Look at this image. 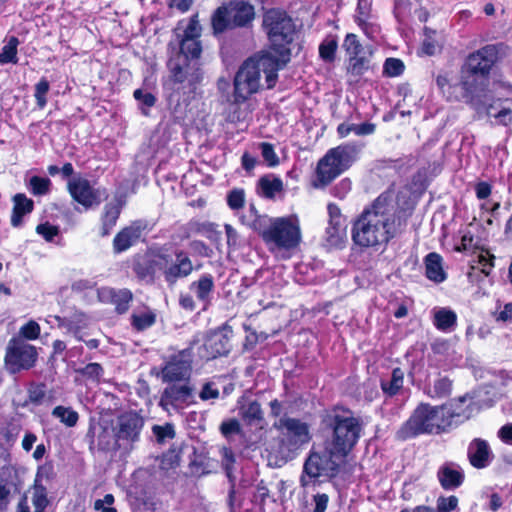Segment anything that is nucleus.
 I'll return each mask as SVG.
<instances>
[{
    "mask_svg": "<svg viewBox=\"0 0 512 512\" xmlns=\"http://www.w3.org/2000/svg\"><path fill=\"white\" fill-rule=\"evenodd\" d=\"M400 233L401 223L396 222L389 196L381 194L354 221L352 240L363 248L376 247L386 245Z\"/></svg>",
    "mask_w": 512,
    "mask_h": 512,
    "instance_id": "obj_1",
    "label": "nucleus"
},
{
    "mask_svg": "<svg viewBox=\"0 0 512 512\" xmlns=\"http://www.w3.org/2000/svg\"><path fill=\"white\" fill-rule=\"evenodd\" d=\"M498 59L495 45H486L469 54L461 67L459 86L462 99L476 111L485 109L493 100L489 90L490 72Z\"/></svg>",
    "mask_w": 512,
    "mask_h": 512,
    "instance_id": "obj_2",
    "label": "nucleus"
},
{
    "mask_svg": "<svg viewBox=\"0 0 512 512\" xmlns=\"http://www.w3.org/2000/svg\"><path fill=\"white\" fill-rule=\"evenodd\" d=\"M284 66L277 62L270 52H262L243 62L234 78V96L236 102H244L260 88L261 72L265 74L268 89H272L278 79V71Z\"/></svg>",
    "mask_w": 512,
    "mask_h": 512,
    "instance_id": "obj_3",
    "label": "nucleus"
},
{
    "mask_svg": "<svg viewBox=\"0 0 512 512\" xmlns=\"http://www.w3.org/2000/svg\"><path fill=\"white\" fill-rule=\"evenodd\" d=\"M327 432L325 444L336 453L346 457L357 444L362 431V422L353 412L335 407L325 413L322 419Z\"/></svg>",
    "mask_w": 512,
    "mask_h": 512,
    "instance_id": "obj_4",
    "label": "nucleus"
},
{
    "mask_svg": "<svg viewBox=\"0 0 512 512\" xmlns=\"http://www.w3.org/2000/svg\"><path fill=\"white\" fill-rule=\"evenodd\" d=\"M262 26L269 40V52L285 67L290 61V45L296 36L293 19L285 11L272 8L264 13Z\"/></svg>",
    "mask_w": 512,
    "mask_h": 512,
    "instance_id": "obj_5",
    "label": "nucleus"
},
{
    "mask_svg": "<svg viewBox=\"0 0 512 512\" xmlns=\"http://www.w3.org/2000/svg\"><path fill=\"white\" fill-rule=\"evenodd\" d=\"M254 231L259 233L270 250H293L302 238L296 217H263L254 223Z\"/></svg>",
    "mask_w": 512,
    "mask_h": 512,
    "instance_id": "obj_6",
    "label": "nucleus"
},
{
    "mask_svg": "<svg viewBox=\"0 0 512 512\" xmlns=\"http://www.w3.org/2000/svg\"><path fill=\"white\" fill-rule=\"evenodd\" d=\"M439 406L429 403H420L411 413L410 417L399 427L396 439L406 441L424 434H441L446 431Z\"/></svg>",
    "mask_w": 512,
    "mask_h": 512,
    "instance_id": "obj_7",
    "label": "nucleus"
},
{
    "mask_svg": "<svg viewBox=\"0 0 512 512\" xmlns=\"http://www.w3.org/2000/svg\"><path fill=\"white\" fill-rule=\"evenodd\" d=\"M256 17L255 7L248 1L237 0L216 8L211 15L213 35L236 28H251Z\"/></svg>",
    "mask_w": 512,
    "mask_h": 512,
    "instance_id": "obj_8",
    "label": "nucleus"
},
{
    "mask_svg": "<svg viewBox=\"0 0 512 512\" xmlns=\"http://www.w3.org/2000/svg\"><path fill=\"white\" fill-rule=\"evenodd\" d=\"M153 265L163 276L168 287L190 276L194 270L189 254L182 249L171 250L167 246H161L151 250Z\"/></svg>",
    "mask_w": 512,
    "mask_h": 512,
    "instance_id": "obj_9",
    "label": "nucleus"
},
{
    "mask_svg": "<svg viewBox=\"0 0 512 512\" xmlns=\"http://www.w3.org/2000/svg\"><path fill=\"white\" fill-rule=\"evenodd\" d=\"M334 452L327 444H324L321 452L310 451L300 476V485L303 488L314 485L320 477L333 479L339 474L340 466L346 457Z\"/></svg>",
    "mask_w": 512,
    "mask_h": 512,
    "instance_id": "obj_10",
    "label": "nucleus"
},
{
    "mask_svg": "<svg viewBox=\"0 0 512 512\" xmlns=\"http://www.w3.org/2000/svg\"><path fill=\"white\" fill-rule=\"evenodd\" d=\"M280 431V445L288 451H295L311 440L309 425L300 419L282 417L273 424Z\"/></svg>",
    "mask_w": 512,
    "mask_h": 512,
    "instance_id": "obj_11",
    "label": "nucleus"
},
{
    "mask_svg": "<svg viewBox=\"0 0 512 512\" xmlns=\"http://www.w3.org/2000/svg\"><path fill=\"white\" fill-rule=\"evenodd\" d=\"M36 348L22 339L13 338L6 348L5 367L10 374L28 370L35 365Z\"/></svg>",
    "mask_w": 512,
    "mask_h": 512,
    "instance_id": "obj_12",
    "label": "nucleus"
},
{
    "mask_svg": "<svg viewBox=\"0 0 512 512\" xmlns=\"http://www.w3.org/2000/svg\"><path fill=\"white\" fill-rule=\"evenodd\" d=\"M193 351L191 347L182 349L169 356L161 368L164 383L189 381L192 372Z\"/></svg>",
    "mask_w": 512,
    "mask_h": 512,
    "instance_id": "obj_13",
    "label": "nucleus"
},
{
    "mask_svg": "<svg viewBox=\"0 0 512 512\" xmlns=\"http://www.w3.org/2000/svg\"><path fill=\"white\" fill-rule=\"evenodd\" d=\"M168 68L174 83L183 85L189 91H194L203 78L198 61H188L186 57H174L168 61Z\"/></svg>",
    "mask_w": 512,
    "mask_h": 512,
    "instance_id": "obj_14",
    "label": "nucleus"
},
{
    "mask_svg": "<svg viewBox=\"0 0 512 512\" xmlns=\"http://www.w3.org/2000/svg\"><path fill=\"white\" fill-rule=\"evenodd\" d=\"M143 427L144 418L138 413L130 411L121 414L114 429L116 441L132 446L139 441Z\"/></svg>",
    "mask_w": 512,
    "mask_h": 512,
    "instance_id": "obj_15",
    "label": "nucleus"
},
{
    "mask_svg": "<svg viewBox=\"0 0 512 512\" xmlns=\"http://www.w3.org/2000/svg\"><path fill=\"white\" fill-rule=\"evenodd\" d=\"M182 382V384H177V382L169 383V385L164 388L159 401V405L163 409L168 410L169 407L182 409L194 403L193 387L188 381Z\"/></svg>",
    "mask_w": 512,
    "mask_h": 512,
    "instance_id": "obj_16",
    "label": "nucleus"
},
{
    "mask_svg": "<svg viewBox=\"0 0 512 512\" xmlns=\"http://www.w3.org/2000/svg\"><path fill=\"white\" fill-rule=\"evenodd\" d=\"M67 189L74 201L85 209L98 206L102 201L100 189L94 188L86 178L77 177L68 181Z\"/></svg>",
    "mask_w": 512,
    "mask_h": 512,
    "instance_id": "obj_17",
    "label": "nucleus"
},
{
    "mask_svg": "<svg viewBox=\"0 0 512 512\" xmlns=\"http://www.w3.org/2000/svg\"><path fill=\"white\" fill-rule=\"evenodd\" d=\"M231 329L223 328L207 335L202 346L201 357L207 360L227 355L231 350Z\"/></svg>",
    "mask_w": 512,
    "mask_h": 512,
    "instance_id": "obj_18",
    "label": "nucleus"
},
{
    "mask_svg": "<svg viewBox=\"0 0 512 512\" xmlns=\"http://www.w3.org/2000/svg\"><path fill=\"white\" fill-rule=\"evenodd\" d=\"M468 398V395H463L439 406L443 421L447 423L446 431L470 418L472 409L464 405Z\"/></svg>",
    "mask_w": 512,
    "mask_h": 512,
    "instance_id": "obj_19",
    "label": "nucleus"
},
{
    "mask_svg": "<svg viewBox=\"0 0 512 512\" xmlns=\"http://www.w3.org/2000/svg\"><path fill=\"white\" fill-rule=\"evenodd\" d=\"M148 224L144 220H136L119 231L113 239V250L122 253L134 245L142 236Z\"/></svg>",
    "mask_w": 512,
    "mask_h": 512,
    "instance_id": "obj_20",
    "label": "nucleus"
},
{
    "mask_svg": "<svg viewBox=\"0 0 512 512\" xmlns=\"http://www.w3.org/2000/svg\"><path fill=\"white\" fill-rule=\"evenodd\" d=\"M363 147L364 143L349 142L330 149L326 154L334 159L333 161L344 172L356 161Z\"/></svg>",
    "mask_w": 512,
    "mask_h": 512,
    "instance_id": "obj_21",
    "label": "nucleus"
},
{
    "mask_svg": "<svg viewBox=\"0 0 512 512\" xmlns=\"http://www.w3.org/2000/svg\"><path fill=\"white\" fill-rule=\"evenodd\" d=\"M98 298L101 302L115 305L116 311L119 314H123L128 311L133 295L132 292L126 288L114 289L110 287H102L98 289Z\"/></svg>",
    "mask_w": 512,
    "mask_h": 512,
    "instance_id": "obj_22",
    "label": "nucleus"
},
{
    "mask_svg": "<svg viewBox=\"0 0 512 512\" xmlns=\"http://www.w3.org/2000/svg\"><path fill=\"white\" fill-rule=\"evenodd\" d=\"M492 452L487 441L476 438L468 446V458L477 469L485 468L492 460Z\"/></svg>",
    "mask_w": 512,
    "mask_h": 512,
    "instance_id": "obj_23",
    "label": "nucleus"
},
{
    "mask_svg": "<svg viewBox=\"0 0 512 512\" xmlns=\"http://www.w3.org/2000/svg\"><path fill=\"white\" fill-rule=\"evenodd\" d=\"M214 287L213 276L211 274H203L198 280L190 283L189 289L194 292L205 310L211 304Z\"/></svg>",
    "mask_w": 512,
    "mask_h": 512,
    "instance_id": "obj_24",
    "label": "nucleus"
},
{
    "mask_svg": "<svg viewBox=\"0 0 512 512\" xmlns=\"http://www.w3.org/2000/svg\"><path fill=\"white\" fill-rule=\"evenodd\" d=\"M327 154L318 162L317 165V180L319 184L315 183V187H324L330 184L336 177L343 173L342 169L339 168L337 163L333 161Z\"/></svg>",
    "mask_w": 512,
    "mask_h": 512,
    "instance_id": "obj_25",
    "label": "nucleus"
},
{
    "mask_svg": "<svg viewBox=\"0 0 512 512\" xmlns=\"http://www.w3.org/2000/svg\"><path fill=\"white\" fill-rule=\"evenodd\" d=\"M442 261V257L436 252H431L424 258L425 275L434 283H442L447 278V273L443 269Z\"/></svg>",
    "mask_w": 512,
    "mask_h": 512,
    "instance_id": "obj_26",
    "label": "nucleus"
},
{
    "mask_svg": "<svg viewBox=\"0 0 512 512\" xmlns=\"http://www.w3.org/2000/svg\"><path fill=\"white\" fill-rule=\"evenodd\" d=\"M239 415L248 426L262 427L264 422V413L261 404L256 400L243 404L239 408Z\"/></svg>",
    "mask_w": 512,
    "mask_h": 512,
    "instance_id": "obj_27",
    "label": "nucleus"
},
{
    "mask_svg": "<svg viewBox=\"0 0 512 512\" xmlns=\"http://www.w3.org/2000/svg\"><path fill=\"white\" fill-rule=\"evenodd\" d=\"M437 476L442 488L445 490H453L459 487L464 480L462 471L448 464L439 469Z\"/></svg>",
    "mask_w": 512,
    "mask_h": 512,
    "instance_id": "obj_28",
    "label": "nucleus"
},
{
    "mask_svg": "<svg viewBox=\"0 0 512 512\" xmlns=\"http://www.w3.org/2000/svg\"><path fill=\"white\" fill-rule=\"evenodd\" d=\"M453 380L446 375L438 374L433 380L432 384H429L425 388V394L432 399L445 398L450 396L452 392Z\"/></svg>",
    "mask_w": 512,
    "mask_h": 512,
    "instance_id": "obj_29",
    "label": "nucleus"
},
{
    "mask_svg": "<svg viewBox=\"0 0 512 512\" xmlns=\"http://www.w3.org/2000/svg\"><path fill=\"white\" fill-rule=\"evenodd\" d=\"M13 210L11 215V224L13 227H18L22 223L24 215L32 212L33 201L26 197L25 194L18 193L13 197Z\"/></svg>",
    "mask_w": 512,
    "mask_h": 512,
    "instance_id": "obj_30",
    "label": "nucleus"
},
{
    "mask_svg": "<svg viewBox=\"0 0 512 512\" xmlns=\"http://www.w3.org/2000/svg\"><path fill=\"white\" fill-rule=\"evenodd\" d=\"M180 51L175 57H186L188 61H198L202 53L200 39H178Z\"/></svg>",
    "mask_w": 512,
    "mask_h": 512,
    "instance_id": "obj_31",
    "label": "nucleus"
},
{
    "mask_svg": "<svg viewBox=\"0 0 512 512\" xmlns=\"http://www.w3.org/2000/svg\"><path fill=\"white\" fill-rule=\"evenodd\" d=\"M404 383V372L401 368L396 367L392 370L391 378L382 379L380 386L383 393L388 397H393L402 389Z\"/></svg>",
    "mask_w": 512,
    "mask_h": 512,
    "instance_id": "obj_32",
    "label": "nucleus"
},
{
    "mask_svg": "<svg viewBox=\"0 0 512 512\" xmlns=\"http://www.w3.org/2000/svg\"><path fill=\"white\" fill-rule=\"evenodd\" d=\"M457 315L449 308H440L433 317L434 326L440 331H451L456 326Z\"/></svg>",
    "mask_w": 512,
    "mask_h": 512,
    "instance_id": "obj_33",
    "label": "nucleus"
},
{
    "mask_svg": "<svg viewBox=\"0 0 512 512\" xmlns=\"http://www.w3.org/2000/svg\"><path fill=\"white\" fill-rule=\"evenodd\" d=\"M259 194L267 199H273L283 190V182L278 177L263 176L258 180Z\"/></svg>",
    "mask_w": 512,
    "mask_h": 512,
    "instance_id": "obj_34",
    "label": "nucleus"
},
{
    "mask_svg": "<svg viewBox=\"0 0 512 512\" xmlns=\"http://www.w3.org/2000/svg\"><path fill=\"white\" fill-rule=\"evenodd\" d=\"M58 326L62 328H66L67 331H75L77 333L78 329H85L88 325V316L81 312L76 311L69 317H55Z\"/></svg>",
    "mask_w": 512,
    "mask_h": 512,
    "instance_id": "obj_35",
    "label": "nucleus"
},
{
    "mask_svg": "<svg viewBox=\"0 0 512 512\" xmlns=\"http://www.w3.org/2000/svg\"><path fill=\"white\" fill-rule=\"evenodd\" d=\"M121 213V207L117 204L108 203L104 206V213L102 215L101 235L108 236L116 225L117 220Z\"/></svg>",
    "mask_w": 512,
    "mask_h": 512,
    "instance_id": "obj_36",
    "label": "nucleus"
},
{
    "mask_svg": "<svg viewBox=\"0 0 512 512\" xmlns=\"http://www.w3.org/2000/svg\"><path fill=\"white\" fill-rule=\"evenodd\" d=\"M133 97L138 103V107L144 116H149V110L156 104L157 98L154 94L143 89H136Z\"/></svg>",
    "mask_w": 512,
    "mask_h": 512,
    "instance_id": "obj_37",
    "label": "nucleus"
},
{
    "mask_svg": "<svg viewBox=\"0 0 512 512\" xmlns=\"http://www.w3.org/2000/svg\"><path fill=\"white\" fill-rule=\"evenodd\" d=\"M52 416L59 419L67 427H74L79 419L78 413L71 407L56 406L52 410Z\"/></svg>",
    "mask_w": 512,
    "mask_h": 512,
    "instance_id": "obj_38",
    "label": "nucleus"
},
{
    "mask_svg": "<svg viewBox=\"0 0 512 512\" xmlns=\"http://www.w3.org/2000/svg\"><path fill=\"white\" fill-rule=\"evenodd\" d=\"M338 48V42L336 37L329 36L326 37L322 43L319 45V56L320 58L328 63H331L335 60L336 51Z\"/></svg>",
    "mask_w": 512,
    "mask_h": 512,
    "instance_id": "obj_39",
    "label": "nucleus"
},
{
    "mask_svg": "<svg viewBox=\"0 0 512 512\" xmlns=\"http://www.w3.org/2000/svg\"><path fill=\"white\" fill-rule=\"evenodd\" d=\"M32 504L34 506L35 512H44L49 505L47 489L43 485L38 484L37 480L35 481L33 488Z\"/></svg>",
    "mask_w": 512,
    "mask_h": 512,
    "instance_id": "obj_40",
    "label": "nucleus"
},
{
    "mask_svg": "<svg viewBox=\"0 0 512 512\" xmlns=\"http://www.w3.org/2000/svg\"><path fill=\"white\" fill-rule=\"evenodd\" d=\"M370 68V60L364 52L349 58L348 71L354 76L363 75Z\"/></svg>",
    "mask_w": 512,
    "mask_h": 512,
    "instance_id": "obj_41",
    "label": "nucleus"
},
{
    "mask_svg": "<svg viewBox=\"0 0 512 512\" xmlns=\"http://www.w3.org/2000/svg\"><path fill=\"white\" fill-rule=\"evenodd\" d=\"M345 221L329 220L326 228L327 241L331 245H337L345 234Z\"/></svg>",
    "mask_w": 512,
    "mask_h": 512,
    "instance_id": "obj_42",
    "label": "nucleus"
},
{
    "mask_svg": "<svg viewBox=\"0 0 512 512\" xmlns=\"http://www.w3.org/2000/svg\"><path fill=\"white\" fill-rule=\"evenodd\" d=\"M370 13V4L368 0H358L357 4V15L355 16V20L357 24L361 27L366 35H370L369 29L370 25L368 23Z\"/></svg>",
    "mask_w": 512,
    "mask_h": 512,
    "instance_id": "obj_43",
    "label": "nucleus"
},
{
    "mask_svg": "<svg viewBox=\"0 0 512 512\" xmlns=\"http://www.w3.org/2000/svg\"><path fill=\"white\" fill-rule=\"evenodd\" d=\"M19 40L16 37H11L7 44L4 45L0 52V63H17V46Z\"/></svg>",
    "mask_w": 512,
    "mask_h": 512,
    "instance_id": "obj_44",
    "label": "nucleus"
},
{
    "mask_svg": "<svg viewBox=\"0 0 512 512\" xmlns=\"http://www.w3.org/2000/svg\"><path fill=\"white\" fill-rule=\"evenodd\" d=\"M202 26L200 25L198 14L190 17L189 22L182 34H177L178 39H200Z\"/></svg>",
    "mask_w": 512,
    "mask_h": 512,
    "instance_id": "obj_45",
    "label": "nucleus"
},
{
    "mask_svg": "<svg viewBox=\"0 0 512 512\" xmlns=\"http://www.w3.org/2000/svg\"><path fill=\"white\" fill-rule=\"evenodd\" d=\"M76 372L87 380L99 382L104 374V369L99 363H89L83 368H79Z\"/></svg>",
    "mask_w": 512,
    "mask_h": 512,
    "instance_id": "obj_46",
    "label": "nucleus"
},
{
    "mask_svg": "<svg viewBox=\"0 0 512 512\" xmlns=\"http://www.w3.org/2000/svg\"><path fill=\"white\" fill-rule=\"evenodd\" d=\"M492 109L493 105L491 104V101H489L486 108L481 109L479 112L485 111L489 116H493L503 125L512 124V101L510 106L503 107L497 113H492Z\"/></svg>",
    "mask_w": 512,
    "mask_h": 512,
    "instance_id": "obj_47",
    "label": "nucleus"
},
{
    "mask_svg": "<svg viewBox=\"0 0 512 512\" xmlns=\"http://www.w3.org/2000/svg\"><path fill=\"white\" fill-rule=\"evenodd\" d=\"M131 318L132 326L138 331L151 327L156 321V316L151 311L141 314H133Z\"/></svg>",
    "mask_w": 512,
    "mask_h": 512,
    "instance_id": "obj_48",
    "label": "nucleus"
},
{
    "mask_svg": "<svg viewBox=\"0 0 512 512\" xmlns=\"http://www.w3.org/2000/svg\"><path fill=\"white\" fill-rule=\"evenodd\" d=\"M152 432L156 438V441L160 444L167 442L175 437L174 425L166 423L165 425H154Z\"/></svg>",
    "mask_w": 512,
    "mask_h": 512,
    "instance_id": "obj_49",
    "label": "nucleus"
},
{
    "mask_svg": "<svg viewBox=\"0 0 512 512\" xmlns=\"http://www.w3.org/2000/svg\"><path fill=\"white\" fill-rule=\"evenodd\" d=\"M342 46L348 54L349 58L354 55L357 56L358 54H362L364 51V48L358 40V37L353 33L346 35Z\"/></svg>",
    "mask_w": 512,
    "mask_h": 512,
    "instance_id": "obj_50",
    "label": "nucleus"
},
{
    "mask_svg": "<svg viewBox=\"0 0 512 512\" xmlns=\"http://www.w3.org/2000/svg\"><path fill=\"white\" fill-rule=\"evenodd\" d=\"M50 84L46 78H41L40 81L35 85L34 97L36 99L37 106L43 109L47 104L46 95L49 92Z\"/></svg>",
    "mask_w": 512,
    "mask_h": 512,
    "instance_id": "obj_51",
    "label": "nucleus"
},
{
    "mask_svg": "<svg viewBox=\"0 0 512 512\" xmlns=\"http://www.w3.org/2000/svg\"><path fill=\"white\" fill-rule=\"evenodd\" d=\"M404 71V63L398 58H387L383 66V72L389 77H397Z\"/></svg>",
    "mask_w": 512,
    "mask_h": 512,
    "instance_id": "obj_52",
    "label": "nucleus"
},
{
    "mask_svg": "<svg viewBox=\"0 0 512 512\" xmlns=\"http://www.w3.org/2000/svg\"><path fill=\"white\" fill-rule=\"evenodd\" d=\"M46 397V389L44 384H31L28 388V401L34 405L43 403Z\"/></svg>",
    "mask_w": 512,
    "mask_h": 512,
    "instance_id": "obj_53",
    "label": "nucleus"
},
{
    "mask_svg": "<svg viewBox=\"0 0 512 512\" xmlns=\"http://www.w3.org/2000/svg\"><path fill=\"white\" fill-rule=\"evenodd\" d=\"M51 181L49 178L33 176L30 179V189L34 195H45L49 192Z\"/></svg>",
    "mask_w": 512,
    "mask_h": 512,
    "instance_id": "obj_54",
    "label": "nucleus"
},
{
    "mask_svg": "<svg viewBox=\"0 0 512 512\" xmlns=\"http://www.w3.org/2000/svg\"><path fill=\"white\" fill-rule=\"evenodd\" d=\"M261 155L269 167H275L279 164V158L275 153L274 146L268 142L259 144Z\"/></svg>",
    "mask_w": 512,
    "mask_h": 512,
    "instance_id": "obj_55",
    "label": "nucleus"
},
{
    "mask_svg": "<svg viewBox=\"0 0 512 512\" xmlns=\"http://www.w3.org/2000/svg\"><path fill=\"white\" fill-rule=\"evenodd\" d=\"M155 270H157L156 266L153 265V257L147 264L142 262H136L133 266V271L140 279L145 278H153Z\"/></svg>",
    "mask_w": 512,
    "mask_h": 512,
    "instance_id": "obj_56",
    "label": "nucleus"
},
{
    "mask_svg": "<svg viewBox=\"0 0 512 512\" xmlns=\"http://www.w3.org/2000/svg\"><path fill=\"white\" fill-rule=\"evenodd\" d=\"M220 432L225 438H230L232 435L241 433V425L240 422L231 418L226 421H223L220 425Z\"/></svg>",
    "mask_w": 512,
    "mask_h": 512,
    "instance_id": "obj_57",
    "label": "nucleus"
},
{
    "mask_svg": "<svg viewBox=\"0 0 512 512\" xmlns=\"http://www.w3.org/2000/svg\"><path fill=\"white\" fill-rule=\"evenodd\" d=\"M245 194L242 189H233L227 195V204L232 210H238L243 207Z\"/></svg>",
    "mask_w": 512,
    "mask_h": 512,
    "instance_id": "obj_58",
    "label": "nucleus"
},
{
    "mask_svg": "<svg viewBox=\"0 0 512 512\" xmlns=\"http://www.w3.org/2000/svg\"><path fill=\"white\" fill-rule=\"evenodd\" d=\"M114 501L112 494H106L102 499L94 502V509L99 512H117L116 508L112 507Z\"/></svg>",
    "mask_w": 512,
    "mask_h": 512,
    "instance_id": "obj_59",
    "label": "nucleus"
},
{
    "mask_svg": "<svg viewBox=\"0 0 512 512\" xmlns=\"http://www.w3.org/2000/svg\"><path fill=\"white\" fill-rule=\"evenodd\" d=\"M458 505V498L456 496L439 497L437 499L436 510L439 512H451L456 509Z\"/></svg>",
    "mask_w": 512,
    "mask_h": 512,
    "instance_id": "obj_60",
    "label": "nucleus"
},
{
    "mask_svg": "<svg viewBox=\"0 0 512 512\" xmlns=\"http://www.w3.org/2000/svg\"><path fill=\"white\" fill-rule=\"evenodd\" d=\"M36 232L41 235L46 241H53L54 237L59 234V229L57 226L51 225L49 223L39 224L36 227Z\"/></svg>",
    "mask_w": 512,
    "mask_h": 512,
    "instance_id": "obj_61",
    "label": "nucleus"
},
{
    "mask_svg": "<svg viewBox=\"0 0 512 512\" xmlns=\"http://www.w3.org/2000/svg\"><path fill=\"white\" fill-rule=\"evenodd\" d=\"M20 334L26 339H37L40 334V326L35 321H29L21 327Z\"/></svg>",
    "mask_w": 512,
    "mask_h": 512,
    "instance_id": "obj_62",
    "label": "nucleus"
},
{
    "mask_svg": "<svg viewBox=\"0 0 512 512\" xmlns=\"http://www.w3.org/2000/svg\"><path fill=\"white\" fill-rule=\"evenodd\" d=\"M220 395L219 390L215 387L214 383L206 382L203 384L202 389L199 393V398L203 401L210 399H217Z\"/></svg>",
    "mask_w": 512,
    "mask_h": 512,
    "instance_id": "obj_63",
    "label": "nucleus"
},
{
    "mask_svg": "<svg viewBox=\"0 0 512 512\" xmlns=\"http://www.w3.org/2000/svg\"><path fill=\"white\" fill-rule=\"evenodd\" d=\"M188 230L190 233H197L207 236V231L213 230V224L207 222L192 221L188 224Z\"/></svg>",
    "mask_w": 512,
    "mask_h": 512,
    "instance_id": "obj_64",
    "label": "nucleus"
}]
</instances>
